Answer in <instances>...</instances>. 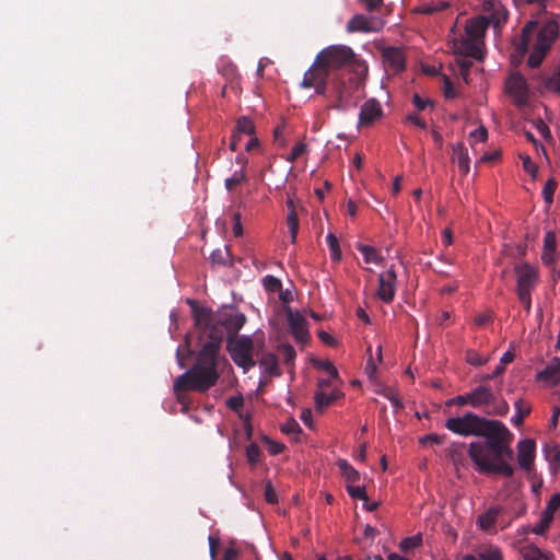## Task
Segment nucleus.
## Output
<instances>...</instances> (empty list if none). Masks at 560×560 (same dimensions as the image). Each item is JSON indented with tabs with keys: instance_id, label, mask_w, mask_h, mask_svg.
Instances as JSON below:
<instances>
[{
	"instance_id": "obj_1",
	"label": "nucleus",
	"mask_w": 560,
	"mask_h": 560,
	"mask_svg": "<svg viewBox=\"0 0 560 560\" xmlns=\"http://www.w3.org/2000/svg\"><path fill=\"white\" fill-rule=\"evenodd\" d=\"M195 327L201 349L196 357L194 365L180 374L174 382V390L207 392L219 380V353L224 336L237 337V332L246 323L244 314L235 310H225L213 314L205 307L192 308Z\"/></svg>"
},
{
	"instance_id": "obj_2",
	"label": "nucleus",
	"mask_w": 560,
	"mask_h": 560,
	"mask_svg": "<svg viewBox=\"0 0 560 560\" xmlns=\"http://www.w3.org/2000/svg\"><path fill=\"white\" fill-rule=\"evenodd\" d=\"M445 428L460 436L483 438L482 442H471L468 448V455L480 472L504 477L514 475L513 466L508 463L514 457V435L503 422L468 411L448 418Z\"/></svg>"
},
{
	"instance_id": "obj_3",
	"label": "nucleus",
	"mask_w": 560,
	"mask_h": 560,
	"mask_svg": "<svg viewBox=\"0 0 560 560\" xmlns=\"http://www.w3.org/2000/svg\"><path fill=\"white\" fill-rule=\"evenodd\" d=\"M558 35L559 25L556 21H547L544 24L528 22L523 27L520 38L513 44L510 55L512 66H520L528 54L526 65L529 68L539 67Z\"/></svg>"
},
{
	"instance_id": "obj_4",
	"label": "nucleus",
	"mask_w": 560,
	"mask_h": 560,
	"mask_svg": "<svg viewBox=\"0 0 560 560\" xmlns=\"http://www.w3.org/2000/svg\"><path fill=\"white\" fill-rule=\"evenodd\" d=\"M488 25L486 16L469 19L466 21L464 32L452 39L455 61L460 70H469L476 61L483 60V37Z\"/></svg>"
},
{
	"instance_id": "obj_5",
	"label": "nucleus",
	"mask_w": 560,
	"mask_h": 560,
	"mask_svg": "<svg viewBox=\"0 0 560 560\" xmlns=\"http://www.w3.org/2000/svg\"><path fill=\"white\" fill-rule=\"evenodd\" d=\"M368 70V65L346 45H330L322 49L307 70H338L340 68Z\"/></svg>"
},
{
	"instance_id": "obj_6",
	"label": "nucleus",
	"mask_w": 560,
	"mask_h": 560,
	"mask_svg": "<svg viewBox=\"0 0 560 560\" xmlns=\"http://www.w3.org/2000/svg\"><path fill=\"white\" fill-rule=\"evenodd\" d=\"M253 349L254 343L249 336L229 338L228 340V351L230 352L233 362L240 368H243L244 371H248L255 366V361L252 354Z\"/></svg>"
},
{
	"instance_id": "obj_7",
	"label": "nucleus",
	"mask_w": 560,
	"mask_h": 560,
	"mask_svg": "<svg viewBox=\"0 0 560 560\" xmlns=\"http://www.w3.org/2000/svg\"><path fill=\"white\" fill-rule=\"evenodd\" d=\"M365 74L363 78H348L345 79L342 75L332 79V88L337 95V108L347 109L353 98L354 94L361 89L364 83Z\"/></svg>"
},
{
	"instance_id": "obj_8",
	"label": "nucleus",
	"mask_w": 560,
	"mask_h": 560,
	"mask_svg": "<svg viewBox=\"0 0 560 560\" xmlns=\"http://www.w3.org/2000/svg\"><path fill=\"white\" fill-rule=\"evenodd\" d=\"M505 91L517 107H523L529 100V88L522 72H510L505 80Z\"/></svg>"
},
{
	"instance_id": "obj_9",
	"label": "nucleus",
	"mask_w": 560,
	"mask_h": 560,
	"mask_svg": "<svg viewBox=\"0 0 560 560\" xmlns=\"http://www.w3.org/2000/svg\"><path fill=\"white\" fill-rule=\"evenodd\" d=\"M396 280L397 276L393 266L386 271L380 273L376 295L384 303H390L394 300L396 293Z\"/></svg>"
},
{
	"instance_id": "obj_10",
	"label": "nucleus",
	"mask_w": 560,
	"mask_h": 560,
	"mask_svg": "<svg viewBox=\"0 0 560 560\" xmlns=\"http://www.w3.org/2000/svg\"><path fill=\"white\" fill-rule=\"evenodd\" d=\"M517 276V293H532L538 281L537 269L524 262L515 267Z\"/></svg>"
},
{
	"instance_id": "obj_11",
	"label": "nucleus",
	"mask_w": 560,
	"mask_h": 560,
	"mask_svg": "<svg viewBox=\"0 0 560 560\" xmlns=\"http://www.w3.org/2000/svg\"><path fill=\"white\" fill-rule=\"evenodd\" d=\"M287 320L294 340L299 343H306L310 339L307 320L299 312L288 310Z\"/></svg>"
},
{
	"instance_id": "obj_12",
	"label": "nucleus",
	"mask_w": 560,
	"mask_h": 560,
	"mask_svg": "<svg viewBox=\"0 0 560 560\" xmlns=\"http://www.w3.org/2000/svg\"><path fill=\"white\" fill-rule=\"evenodd\" d=\"M381 57L384 67L390 68L392 70H405L406 55L402 47H382Z\"/></svg>"
},
{
	"instance_id": "obj_13",
	"label": "nucleus",
	"mask_w": 560,
	"mask_h": 560,
	"mask_svg": "<svg viewBox=\"0 0 560 560\" xmlns=\"http://www.w3.org/2000/svg\"><path fill=\"white\" fill-rule=\"evenodd\" d=\"M535 450V442L530 439H525L517 443V462L522 469L532 471L534 467Z\"/></svg>"
},
{
	"instance_id": "obj_14",
	"label": "nucleus",
	"mask_w": 560,
	"mask_h": 560,
	"mask_svg": "<svg viewBox=\"0 0 560 560\" xmlns=\"http://www.w3.org/2000/svg\"><path fill=\"white\" fill-rule=\"evenodd\" d=\"M382 23L373 18L363 14H355L347 23V31L353 32H377L382 28Z\"/></svg>"
},
{
	"instance_id": "obj_15",
	"label": "nucleus",
	"mask_w": 560,
	"mask_h": 560,
	"mask_svg": "<svg viewBox=\"0 0 560 560\" xmlns=\"http://www.w3.org/2000/svg\"><path fill=\"white\" fill-rule=\"evenodd\" d=\"M536 381L545 382L550 386L560 384V358L551 359L546 368L536 374Z\"/></svg>"
},
{
	"instance_id": "obj_16",
	"label": "nucleus",
	"mask_w": 560,
	"mask_h": 560,
	"mask_svg": "<svg viewBox=\"0 0 560 560\" xmlns=\"http://www.w3.org/2000/svg\"><path fill=\"white\" fill-rule=\"evenodd\" d=\"M329 72H304L301 86L304 89L313 88L319 95H324L327 89Z\"/></svg>"
},
{
	"instance_id": "obj_17",
	"label": "nucleus",
	"mask_w": 560,
	"mask_h": 560,
	"mask_svg": "<svg viewBox=\"0 0 560 560\" xmlns=\"http://www.w3.org/2000/svg\"><path fill=\"white\" fill-rule=\"evenodd\" d=\"M469 394L472 408L492 406L495 402V395L489 386L479 385L469 392Z\"/></svg>"
},
{
	"instance_id": "obj_18",
	"label": "nucleus",
	"mask_w": 560,
	"mask_h": 560,
	"mask_svg": "<svg viewBox=\"0 0 560 560\" xmlns=\"http://www.w3.org/2000/svg\"><path fill=\"white\" fill-rule=\"evenodd\" d=\"M383 114L380 102L375 98H370L361 106L359 121L360 125L369 126L373 124Z\"/></svg>"
},
{
	"instance_id": "obj_19",
	"label": "nucleus",
	"mask_w": 560,
	"mask_h": 560,
	"mask_svg": "<svg viewBox=\"0 0 560 560\" xmlns=\"http://www.w3.org/2000/svg\"><path fill=\"white\" fill-rule=\"evenodd\" d=\"M452 161L457 163L459 172L465 176L470 170V159L468 151L463 142H457L452 147Z\"/></svg>"
},
{
	"instance_id": "obj_20",
	"label": "nucleus",
	"mask_w": 560,
	"mask_h": 560,
	"mask_svg": "<svg viewBox=\"0 0 560 560\" xmlns=\"http://www.w3.org/2000/svg\"><path fill=\"white\" fill-rule=\"evenodd\" d=\"M342 394L339 390H331L330 393H325L324 390H316L314 395L315 400V409L318 412H323L325 408L331 405L334 401L339 399Z\"/></svg>"
},
{
	"instance_id": "obj_21",
	"label": "nucleus",
	"mask_w": 560,
	"mask_h": 560,
	"mask_svg": "<svg viewBox=\"0 0 560 560\" xmlns=\"http://www.w3.org/2000/svg\"><path fill=\"white\" fill-rule=\"evenodd\" d=\"M259 365L264 372L268 373L269 375H281V371L278 365V358L271 352L262 353L261 358L259 359Z\"/></svg>"
},
{
	"instance_id": "obj_22",
	"label": "nucleus",
	"mask_w": 560,
	"mask_h": 560,
	"mask_svg": "<svg viewBox=\"0 0 560 560\" xmlns=\"http://www.w3.org/2000/svg\"><path fill=\"white\" fill-rule=\"evenodd\" d=\"M540 83L544 91L560 93V72H544Z\"/></svg>"
},
{
	"instance_id": "obj_23",
	"label": "nucleus",
	"mask_w": 560,
	"mask_h": 560,
	"mask_svg": "<svg viewBox=\"0 0 560 560\" xmlns=\"http://www.w3.org/2000/svg\"><path fill=\"white\" fill-rule=\"evenodd\" d=\"M287 206L290 209V212H289V214L287 217V224H288V228H289V232H290V236H291V242L295 243L298 231H299V218H298V213H296V211L294 209V202H293V200L291 198H288Z\"/></svg>"
},
{
	"instance_id": "obj_24",
	"label": "nucleus",
	"mask_w": 560,
	"mask_h": 560,
	"mask_svg": "<svg viewBox=\"0 0 560 560\" xmlns=\"http://www.w3.org/2000/svg\"><path fill=\"white\" fill-rule=\"evenodd\" d=\"M337 466L340 470L341 476L348 482V485H352L360 479V472L352 467L346 459H339L337 462Z\"/></svg>"
},
{
	"instance_id": "obj_25",
	"label": "nucleus",
	"mask_w": 560,
	"mask_h": 560,
	"mask_svg": "<svg viewBox=\"0 0 560 560\" xmlns=\"http://www.w3.org/2000/svg\"><path fill=\"white\" fill-rule=\"evenodd\" d=\"M513 360H514V353L512 351L504 352L500 359V364L494 369L493 374H485V375L480 376V381L488 382L490 380L498 377L499 375H501L504 372L505 365L508 363H511Z\"/></svg>"
},
{
	"instance_id": "obj_26",
	"label": "nucleus",
	"mask_w": 560,
	"mask_h": 560,
	"mask_svg": "<svg viewBox=\"0 0 560 560\" xmlns=\"http://www.w3.org/2000/svg\"><path fill=\"white\" fill-rule=\"evenodd\" d=\"M514 407L516 409V415L512 418V422L514 425L518 427L523 424L524 418L530 413L532 408L530 405L523 399H517L514 402Z\"/></svg>"
},
{
	"instance_id": "obj_27",
	"label": "nucleus",
	"mask_w": 560,
	"mask_h": 560,
	"mask_svg": "<svg viewBox=\"0 0 560 560\" xmlns=\"http://www.w3.org/2000/svg\"><path fill=\"white\" fill-rule=\"evenodd\" d=\"M521 555L524 560H549L548 555L534 545L523 547Z\"/></svg>"
},
{
	"instance_id": "obj_28",
	"label": "nucleus",
	"mask_w": 560,
	"mask_h": 560,
	"mask_svg": "<svg viewBox=\"0 0 560 560\" xmlns=\"http://www.w3.org/2000/svg\"><path fill=\"white\" fill-rule=\"evenodd\" d=\"M448 5L450 4L447 1H432L431 3H423L420 7H418L417 12L422 14H433L436 12L444 11L445 9L448 8Z\"/></svg>"
},
{
	"instance_id": "obj_29",
	"label": "nucleus",
	"mask_w": 560,
	"mask_h": 560,
	"mask_svg": "<svg viewBox=\"0 0 560 560\" xmlns=\"http://www.w3.org/2000/svg\"><path fill=\"white\" fill-rule=\"evenodd\" d=\"M241 136H254L255 133V125L252 119L246 116L237 119L235 130Z\"/></svg>"
},
{
	"instance_id": "obj_30",
	"label": "nucleus",
	"mask_w": 560,
	"mask_h": 560,
	"mask_svg": "<svg viewBox=\"0 0 560 560\" xmlns=\"http://www.w3.org/2000/svg\"><path fill=\"white\" fill-rule=\"evenodd\" d=\"M358 249L362 253L364 256V261L366 264L373 262L376 265H380L382 262V257L378 255L375 247L370 245H360Z\"/></svg>"
},
{
	"instance_id": "obj_31",
	"label": "nucleus",
	"mask_w": 560,
	"mask_h": 560,
	"mask_svg": "<svg viewBox=\"0 0 560 560\" xmlns=\"http://www.w3.org/2000/svg\"><path fill=\"white\" fill-rule=\"evenodd\" d=\"M480 560H503L501 549L497 546H488L478 551Z\"/></svg>"
},
{
	"instance_id": "obj_32",
	"label": "nucleus",
	"mask_w": 560,
	"mask_h": 560,
	"mask_svg": "<svg viewBox=\"0 0 560 560\" xmlns=\"http://www.w3.org/2000/svg\"><path fill=\"white\" fill-rule=\"evenodd\" d=\"M247 180V175L244 168L234 172V174L224 180L225 188L231 191L235 186L241 185Z\"/></svg>"
},
{
	"instance_id": "obj_33",
	"label": "nucleus",
	"mask_w": 560,
	"mask_h": 560,
	"mask_svg": "<svg viewBox=\"0 0 560 560\" xmlns=\"http://www.w3.org/2000/svg\"><path fill=\"white\" fill-rule=\"evenodd\" d=\"M327 244H328V247L330 250L331 260L340 261L341 260V249L339 246V241L334 233H329L327 235Z\"/></svg>"
},
{
	"instance_id": "obj_34",
	"label": "nucleus",
	"mask_w": 560,
	"mask_h": 560,
	"mask_svg": "<svg viewBox=\"0 0 560 560\" xmlns=\"http://www.w3.org/2000/svg\"><path fill=\"white\" fill-rule=\"evenodd\" d=\"M497 516H498V510L490 509L488 512L481 514L478 517V525L482 529H489L490 527H492L494 525Z\"/></svg>"
},
{
	"instance_id": "obj_35",
	"label": "nucleus",
	"mask_w": 560,
	"mask_h": 560,
	"mask_svg": "<svg viewBox=\"0 0 560 560\" xmlns=\"http://www.w3.org/2000/svg\"><path fill=\"white\" fill-rule=\"evenodd\" d=\"M558 187V183L555 178H549L544 188H542V197L547 206H551L553 202V195Z\"/></svg>"
},
{
	"instance_id": "obj_36",
	"label": "nucleus",
	"mask_w": 560,
	"mask_h": 560,
	"mask_svg": "<svg viewBox=\"0 0 560 560\" xmlns=\"http://www.w3.org/2000/svg\"><path fill=\"white\" fill-rule=\"evenodd\" d=\"M278 350L282 354L284 363L292 368L296 358L294 348L289 343H283L278 347Z\"/></svg>"
},
{
	"instance_id": "obj_37",
	"label": "nucleus",
	"mask_w": 560,
	"mask_h": 560,
	"mask_svg": "<svg viewBox=\"0 0 560 560\" xmlns=\"http://www.w3.org/2000/svg\"><path fill=\"white\" fill-rule=\"evenodd\" d=\"M552 520V515H549V513H545L542 511L538 524L533 527V533L540 536L544 535L549 528Z\"/></svg>"
},
{
	"instance_id": "obj_38",
	"label": "nucleus",
	"mask_w": 560,
	"mask_h": 560,
	"mask_svg": "<svg viewBox=\"0 0 560 560\" xmlns=\"http://www.w3.org/2000/svg\"><path fill=\"white\" fill-rule=\"evenodd\" d=\"M421 544H422V537L420 534H418L415 536L404 538L400 541L399 547H400L401 551L408 552V551L419 547Z\"/></svg>"
},
{
	"instance_id": "obj_39",
	"label": "nucleus",
	"mask_w": 560,
	"mask_h": 560,
	"mask_svg": "<svg viewBox=\"0 0 560 560\" xmlns=\"http://www.w3.org/2000/svg\"><path fill=\"white\" fill-rule=\"evenodd\" d=\"M346 489H347L348 494L352 499H359V500H362L364 502L369 501V497L366 494L365 487H363V486H353V483H352V485H347Z\"/></svg>"
},
{
	"instance_id": "obj_40",
	"label": "nucleus",
	"mask_w": 560,
	"mask_h": 560,
	"mask_svg": "<svg viewBox=\"0 0 560 560\" xmlns=\"http://www.w3.org/2000/svg\"><path fill=\"white\" fill-rule=\"evenodd\" d=\"M381 394L392 402L396 410L404 408V405L395 389L386 387L381 392Z\"/></svg>"
},
{
	"instance_id": "obj_41",
	"label": "nucleus",
	"mask_w": 560,
	"mask_h": 560,
	"mask_svg": "<svg viewBox=\"0 0 560 560\" xmlns=\"http://www.w3.org/2000/svg\"><path fill=\"white\" fill-rule=\"evenodd\" d=\"M262 284H264V288L266 289V291L271 292V293L280 291L282 288V283H281L280 279H278L275 276H270V275L266 276L262 279Z\"/></svg>"
},
{
	"instance_id": "obj_42",
	"label": "nucleus",
	"mask_w": 560,
	"mask_h": 560,
	"mask_svg": "<svg viewBox=\"0 0 560 560\" xmlns=\"http://www.w3.org/2000/svg\"><path fill=\"white\" fill-rule=\"evenodd\" d=\"M488 357H482L475 350H468L466 352V362L474 366H481L488 362Z\"/></svg>"
},
{
	"instance_id": "obj_43",
	"label": "nucleus",
	"mask_w": 560,
	"mask_h": 560,
	"mask_svg": "<svg viewBox=\"0 0 560 560\" xmlns=\"http://www.w3.org/2000/svg\"><path fill=\"white\" fill-rule=\"evenodd\" d=\"M261 451L259 446L255 443H252L246 448V457L250 465H256L260 459Z\"/></svg>"
},
{
	"instance_id": "obj_44",
	"label": "nucleus",
	"mask_w": 560,
	"mask_h": 560,
	"mask_svg": "<svg viewBox=\"0 0 560 560\" xmlns=\"http://www.w3.org/2000/svg\"><path fill=\"white\" fill-rule=\"evenodd\" d=\"M230 254H229V248L225 247L224 250L222 249H215L211 253L210 255V259L213 264H219V265H226L228 264V258H229Z\"/></svg>"
},
{
	"instance_id": "obj_45",
	"label": "nucleus",
	"mask_w": 560,
	"mask_h": 560,
	"mask_svg": "<svg viewBox=\"0 0 560 560\" xmlns=\"http://www.w3.org/2000/svg\"><path fill=\"white\" fill-rule=\"evenodd\" d=\"M412 104L418 110H424L425 108L434 107V103L429 98H422L418 93H415L411 98Z\"/></svg>"
},
{
	"instance_id": "obj_46",
	"label": "nucleus",
	"mask_w": 560,
	"mask_h": 560,
	"mask_svg": "<svg viewBox=\"0 0 560 560\" xmlns=\"http://www.w3.org/2000/svg\"><path fill=\"white\" fill-rule=\"evenodd\" d=\"M281 431L285 434H295L301 433L302 429L295 419L290 418L281 425Z\"/></svg>"
},
{
	"instance_id": "obj_47",
	"label": "nucleus",
	"mask_w": 560,
	"mask_h": 560,
	"mask_svg": "<svg viewBox=\"0 0 560 560\" xmlns=\"http://www.w3.org/2000/svg\"><path fill=\"white\" fill-rule=\"evenodd\" d=\"M442 79H443V93H444V96L446 98H455L457 93H456L454 84L452 83L450 78L443 73Z\"/></svg>"
},
{
	"instance_id": "obj_48",
	"label": "nucleus",
	"mask_w": 560,
	"mask_h": 560,
	"mask_svg": "<svg viewBox=\"0 0 560 560\" xmlns=\"http://www.w3.org/2000/svg\"><path fill=\"white\" fill-rule=\"evenodd\" d=\"M523 168L535 178L538 173V166L532 161L529 155L522 156Z\"/></svg>"
},
{
	"instance_id": "obj_49",
	"label": "nucleus",
	"mask_w": 560,
	"mask_h": 560,
	"mask_svg": "<svg viewBox=\"0 0 560 560\" xmlns=\"http://www.w3.org/2000/svg\"><path fill=\"white\" fill-rule=\"evenodd\" d=\"M560 508V493H555L547 503L545 513H549V515H555V512Z\"/></svg>"
},
{
	"instance_id": "obj_50",
	"label": "nucleus",
	"mask_w": 560,
	"mask_h": 560,
	"mask_svg": "<svg viewBox=\"0 0 560 560\" xmlns=\"http://www.w3.org/2000/svg\"><path fill=\"white\" fill-rule=\"evenodd\" d=\"M452 405H456V406L469 405V406H471L470 394L469 393H465L463 395H458V396L453 397L452 399H450L447 401V406H452Z\"/></svg>"
},
{
	"instance_id": "obj_51",
	"label": "nucleus",
	"mask_w": 560,
	"mask_h": 560,
	"mask_svg": "<svg viewBox=\"0 0 560 560\" xmlns=\"http://www.w3.org/2000/svg\"><path fill=\"white\" fill-rule=\"evenodd\" d=\"M306 152V144L304 142H298L291 150V153L288 158L289 162L296 161L303 153Z\"/></svg>"
},
{
	"instance_id": "obj_52",
	"label": "nucleus",
	"mask_w": 560,
	"mask_h": 560,
	"mask_svg": "<svg viewBox=\"0 0 560 560\" xmlns=\"http://www.w3.org/2000/svg\"><path fill=\"white\" fill-rule=\"evenodd\" d=\"M265 500L269 503V504H275L278 502V495H277V492L276 490L273 489L272 485L270 481H267L266 486H265Z\"/></svg>"
},
{
	"instance_id": "obj_53",
	"label": "nucleus",
	"mask_w": 560,
	"mask_h": 560,
	"mask_svg": "<svg viewBox=\"0 0 560 560\" xmlns=\"http://www.w3.org/2000/svg\"><path fill=\"white\" fill-rule=\"evenodd\" d=\"M470 139L485 142L488 139V130L485 126H480L469 135Z\"/></svg>"
},
{
	"instance_id": "obj_54",
	"label": "nucleus",
	"mask_w": 560,
	"mask_h": 560,
	"mask_svg": "<svg viewBox=\"0 0 560 560\" xmlns=\"http://www.w3.org/2000/svg\"><path fill=\"white\" fill-rule=\"evenodd\" d=\"M544 249H557V238L552 231H548L544 237Z\"/></svg>"
},
{
	"instance_id": "obj_55",
	"label": "nucleus",
	"mask_w": 560,
	"mask_h": 560,
	"mask_svg": "<svg viewBox=\"0 0 560 560\" xmlns=\"http://www.w3.org/2000/svg\"><path fill=\"white\" fill-rule=\"evenodd\" d=\"M226 406L234 411H238L244 406V399L242 396H232L228 398Z\"/></svg>"
},
{
	"instance_id": "obj_56",
	"label": "nucleus",
	"mask_w": 560,
	"mask_h": 560,
	"mask_svg": "<svg viewBox=\"0 0 560 560\" xmlns=\"http://www.w3.org/2000/svg\"><path fill=\"white\" fill-rule=\"evenodd\" d=\"M318 368L324 370L330 376V378L338 377V371H337L336 366L330 361L319 362Z\"/></svg>"
},
{
	"instance_id": "obj_57",
	"label": "nucleus",
	"mask_w": 560,
	"mask_h": 560,
	"mask_svg": "<svg viewBox=\"0 0 560 560\" xmlns=\"http://www.w3.org/2000/svg\"><path fill=\"white\" fill-rule=\"evenodd\" d=\"M557 259V249H544L541 260L545 265H552Z\"/></svg>"
},
{
	"instance_id": "obj_58",
	"label": "nucleus",
	"mask_w": 560,
	"mask_h": 560,
	"mask_svg": "<svg viewBox=\"0 0 560 560\" xmlns=\"http://www.w3.org/2000/svg\"><path fill=\"white\" fill-rule=\"evenodd\" d=\"M509 411V405L505 400H502L500 404L493 406L491 411H488L489 415L495 416H505Z\"/></svg>"
},
{
	"instance_id": "obj_59",
	"label": "nucleus",
	"mask_w": 560,
	"mask_h": 560,
	"mask_svg": "<svg viewBox=\"0 0 560 560\" xmlns=\"http://www.w3.org/2000/svg\"><path fill=\"white\" fill-rule=\"evenodd\" d=\"M233 234L235 237H240L243 235V226L241 222V214L238 212L233 214Z\"/></svg>"
},
{
	"instance_id": "obj_60",
	"label": "nucleus",
	"mask_w": 560,
	"mask_h": 560,
	"mask_svg": "<svg viewBox=\"0 0 560 560\" xmlns=\"http://www.w3.org/2000/svg\"><path fill=\"white\" fill-rule=\"evenodd\" d=\"M406 121L419 127L420 129H427V124L417 114L407 115Z\"/></svg>"
},
{
	"instance_id": "obj_61",
	"label": "nucleus",
	"mask_w": 560,
	"mask_h": 560,
	"mask_svg": "<svg viewBox=\"0 0 560 560\" xmlns=\"http://www.w3.org/2000/svg\"><path fill=\"white\" fill-rule=\"evenodd\" d=\"M520 302L523 304L524 308L527 313L530 311L532 306V298L530 293H517Z\"/></svg>"
},
{
	"instance_id": "obj_62",
	"label": "nucleus",
	"mask_w": 560,
	"mask_h": 560,
	"mask_svg": "<svg viewBox=\"0 0 560 560\" xmlns=\"http://www.w3.org/2000/svg\"><path fill=\"white\" fill-rule=\"evenodd\" d=\"M369 11L377 10L382 4L383 0H359Z\"/></svg>"
},
{
	"instance_id": "obj_63",
	"label": "nucleus",
	"mask_w": 560,
	"mask_h": 560,
	"mask_svg": "<svg viewBox=\"0 0 560 560\" xmlns=\"http://www.w3.org/2000/svg\"><path fill=\"white\" fill-rule=\"evenodd\" d=\"M244 136H241L240 133H237L236 131H234L231 136V139H230V149L232 151H236L238 145L241 144V141L243 139Z\"/></svg>"
},
{
	"instance_id": "obj_64",
	"label": "nucleus",
	"mask_w": 560,
	"mask_h": 560,
	"mask_svg": "<svg viewBox=\"0 0 560 560\" xmlns=\"http://www.w3.org/2000/svg\"><path fill=\"white\" fill-rule=\"evenodd\" d=\"M318 338L326 345L332 346L335 345V338L328 334L327 331L320 330L318 331Z\"/></svg>"
}]
</instances>
